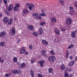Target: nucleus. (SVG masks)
Returning <instances> with one entry per match:
<instances>
[{
    "label": "nucleus",
    "mask_w": 77,
    "mask_h": 77,
    "mask_svg": "<svg viewBox=\"0 0 77 77\" xmlns=\"http://www.w3.org/2000/svg\"><path fill=\"white\" fill-rule=\"evenodd\" d=\"M26 6H29V9L30 11H32V10H34L35 8V6L33 4H26Z\"/></svg>",
    "instance_id": "1"
},
{
    "label": "nucleus",
    "mask_w": 77,
    "mask_h": 77,
    "mask_svg": "<svg viewBox=\"0 0 77 77\" xmlns=\"http://www.w3.org/2000/svg\"><path fill=\"white\" fill-rule=\"evenodd\" d=\"M69 10L70 11V15H73L75 14V12H74V10L72 7L70 6L69 7Z\"/></svg>",
    "instance_id": "2"
},
{
    "label": "nucleus",
    "mask_w": 77,
    "mask_h": 77,
    "mask_svg": "<svg viewBox=\"0 0 77 77\" xmlns=\"http://www.w3.org/2000/svg\"><path fill=\"white\" fill-rule=\"evenodd\" d=\"M33 17H35V18L37 20H38V19L41 20L42 19L41 17L38 15V13H33Z\"/></svg>",
    "instance_id": "3"
},
{
    "label": "nucleus",
    "mask_w": 77,
    "mask_h": 77,
    "mask_svg": "<svg viewBox=\"0 0 77 77\" xmlns=\"http://www.w3.org/2000/svg\"><path fill=\"white\" fill-rule=\"evenodd\" d=\"M48 59V60L50 62H53L55 60H56V57H55L51 56L49 57Z\"/></svg>",
    "instance_id": "4"
},
{
    "label": "nucleus",
    "mask_w": 77,
    "mask_h": 77,
    "mask_svg": "<svg viewBox=\"0 0 77 77\" xmlns=\"http://www.w3.org/2000/svg\"><path fill=\"white\" fill-rule=\"evenodd\" d=\"M16 32V31L15 30V27H13L11 29V33L12 35L13 36H14L15 35V33Z\"/></svg>",
    "instance_id": "5"
},
{
    "label": "nucleus",
    "mask_w": 77,
    "mask_h": 77,
    "mask_svg": "<svg viewBox=\"0 0 77 77\" xmlns=\"http://www.w3.org/2000/svg\"><path fill=\"white\" fill-rule=\"evenodd\" d=\"M7 10L8 11H12V9H13V5L12 4H11L8 7H6Z\"/></svg>",
    "instance_id": "6"
},
{
    "label": "nucleus",
    "mask_w": 77,
    "mask_h": 77,
    "mask_svg": "<svg viewBox=\"0 0 77 77\" xmlns=\"http://www.w3.org/2000/svg\"><path fill=\"white\" fill-rule=\"evenodd\" d=\"M43 33V30L41 28H40L38 31V34L39 35H41Z\"/></svg>",
    "instance_id": "7"
},
{
    "label": "nucleus",
    "mask_w": 77,
    "mask_h": 77,
    "mask_svg": "<svg viewBox=\"0 0 77 77\" xmlns=\"http://www.w3.org/2000/svg\"><path fill=\"white\" fill-rule=\"evenodd\" d=\"M66 23L68 25H70L71 24V19L70 18L67 19L66 20Z\"/></svg>",
    "instance_id": "8"
},
{
    "label": "nucleus",
    "mask_w": 77,
    "mask_h": 77,
    "mask_svg": "<svg viewBox=\"0 0 77 77\" xmlns=\"http://www.w3.org/2000/svg\"><path fill=\"white\" fill-rule=\"evenodd\" d=\"M6 35V33L5 32H1L0 33V37H3Z\"/></svg>",
    "instance_id": "9"
},
{
    "label": "nucleus",
    "mask_w": 77,
    "mask_h": 77,
    "mask_svg": "<svg viewBox=\"0 0 77 77\" xmlns=\"http://www.w3.org/2000/svg\"><path fill=\"white\" fill-rule=\"evenodd\" d=\"M55 32L57 35H60V31L57 28H56L55 29Z\"/></svg>",
    "instance_id": "10"
},
{
    "label": "nucleus",
    "mask_w": 77,
    "mask_h": 77,
    "mask_svg": "<svg viewBox=\"0 0 77 77\" xmlns=\"http://www.w3.org/2000/svg\"><path fill=\"white\" fill-rule=\"evenodd\" d=\"M38 62L40 63V64L41 67H43V66H44L43 63H45V61H44L42 60L41 61H38Z\"/></svg>",
    "instance_id": "11"
},
{
    "label": "nucleus",
    "mask_w": 77,
    "mask_h": 77,
    "mask_svg": "<svg viewBox=\"0 0 77 77\" xmlns=\"http://www.w3.org/2000/svg\"><path fill=\"white\" fill-rule=\"evenodd\" d=\"M28 28L30 30H31V31H33V30H34V27H33V26L32 25H29Z\"/></svg>",
    "instance_id": "12"
},
{
    "label": "nucleus",
    "mask_w": 77,
    "mask_h": 77,
    "mask_svg": "<svg viewBox=\"0 0 77 77\" xmlns=\"http://www.w3.org/2000/svg\"><path fill=\"white\" fill-rule=\"evenodd\" d=\"M74 61H72L70 62L68 64V65L69 66H72L73 65H74Z\"/></svg>",
    "instance_id": "13"
},
{
    "label": "nucleus",
    "mask_w": 77,
    "mask_h": 77,
    "mask_svg": "<svg viewBox=\"0 0 77 77\" xmlns=\"http://www.w3.org/2000/svg\"><path fill=\"white\" fill-rule=\"evenodd\" d=\"M42 42L43 44H45L46 45H48V42L45 41V40H43L42 41Z\"/></svg>",
    "instance_id": "14"
},
{
    "label": "nucleus",
    "mask_w": 77,
    "mask_h": 77,
    "mask_svg": "<svg viewBox=\"0 0 77 77\" xmlns=\"http://www.w3.org/2000/svg\"><path fill=\"white\" fill-rule=\"evenodd\" d=\"M51 21L53 22V23H56V19L55 18L52 17L51 18Z\"/></svg>",
    "instance_id": "15"
},
{
    "label": "nucleus",
    "mask_w": 77,
    "mask_h": 77,
    "mask_svg": "<svg viewBox=\"0 0 77 77\" xmlns=\"http://www.w3.org/2000/svg\"><path fill=\"white\" fill-rule=\"evenodd\" d=\"M64 1H65V0H59L58 2L62 5H64V3H63Z\"/></svg>",
    "instance_id": "16"
},
{
    "label": "nucleus",
    "mask_w": 77,
    "mask_h": 77,
    "mask_svg": "<svg viewBox=\"0 0 77 77\" xmlns=\"http://www.w3.org/2000/svg\"><path fill=\"white\" fill-rule=\"evenodd\" d=\"M25 52V48L23 47L22 48V50L20 51L21 54H23Z\"/></svg>",
    "instance_id": "17"
},
{
    "label": "nucleus",
    "mask_w": 77,
    "mask_h": 77,
    "mask_svg": "<svg viewBox=\"0 0 77 77\" xmlns=\"http://www.w3.org/2000/svg\"><path fill=\"white\" fill-rule=\"evenodd\" d=\"M45 53H46V50H43L41 51V53H42L43 56L46 57V55L45 54Z\"/></svg>",
    "instance_id": "18"
},
{
    "label": "nucleus",
    "mask_w": 77,
    "mask_h": 77,
    "mask_svg": "<svg viewBox=\"0 0 77 77\" xmlns=\"http://www.w3.org/2000/svg\"><path fill=\"white\" fill-rule=\"evenodd\" d=\"M61 70L63 71L65 69V66L64 64H62L61 66Z\"/></svg>",
    "instance_id": "19"
},
{
    "label": "nucleus",
    "mask_w": 77,
    "mask_h": 77,
    "mask_svg": "<svg viewBox=\"0 0 77 77\" xmlns=\"http://www.w3.org/2000/svg\"><path fill=\"white\" fill-rule=\"evenodd\" d=\"M71 35L72 38H75V32H72Z\"/></svg>",
    "instance_id": "20"
},
{
    "label": "nucleus",
    "mask_w": 77,
    "mask_h": 77,
    "mask_svg": "<svg viewBox=\"0 0 77 77\" xmlns=\"http://www.w3.org/2000/svg\"><path fill=\"white\" fill-rule=\"evenodd\" d=\"M29 12V11L28 10L26 9L23 10V14H27Z\"/></svg>",
    "instance_id": "21"
},
{
    "label": "nucleus",
    "mask_w": 77,
    "mask_h": 77,
    "mask_svg": "<svg viewBox=\"0 0 77 77\" xmlns=\"http://www.w3.org/2000/svg\"><path fill=\"white\" fill-rule=\"evenodd\" d=\"M4 22L5 23H7L8 22V18L6 17L4 18Z\"/></svg>",
    "instance_id": "22"
},
{
    "label": "nucleus",
    "mask_w": 77,
    "mask_h": 77,
    "mask_svg": "<svg viewBox=\"0 0 77 77\" xmlns=\"http://www.w3.org/2000/svg\"><path fill=\"white\" fill-rule=\"evenodd\" d=\"M21 67L22 68H24L26 67V64L24 63H23L21 64Z\"/></svg>",
    "instance_id": "23"
},
{
    "label": "nucleus",
    "mask_w": 77,
    "mask_h": 77,
    "mask_svg": "<svg viewBox=\"0 0 77 77\" xmlns=\"http://www.w3.org/2000/svg\"><path fill=\"white\" fill-rule=\"evenodd\" d=\"M69 51L68 50H67L66 51V58H68V56H69Z\"/></svg>",
    "instance_id": "24"
},
{
    "label": "nucleus",
    "mask_w": 77,
    "mask_h": 77,
    "mask_svg": "<svg viewBox=\"0 0 77 77\" xmlns=\"http://www.w3.org/2000/svg\"><path fill=\"white\" fill-rule=\"evenodd\" d=\"M39 16H42V17H46V14L44 13H42L39 14Z\"/></svg>",
    "instance_id": "25"
},
{
    "label": "nucleus",
    "mask_w": 77,
    "mask_h": 77,
    "mask_svg": "<svg viewBox=\"0 0 77 77\" xmlns=\"http://www.w3.org/2000/svg\"><path fill=\"white\" fill-rule=\"evenodd\" d=\"M5 42H1L0 43V45L1 47H4L5 46Z\"/></svg>",
    "instance_id": "26"
},
{
    "label": "nucleus",
    "mask_w": 77,
    "mask_h": 77,
    "mask_svg": "<svg viewBox=\"0 0 77 77\" xmlns=\"http://www.w3.org/2000/svg\"><path fill=\"white\" fill-rule=\"evenodd\" d=\"M31 74L32 77H34V76H33L34 75V72L32 70H31Z\"/></svg>",
    "instance_id": "27"
},
{
    "label": "nucleus",
    "mask_w": 77,
    "mask_h": 77,
    "mask_svg": "<svg viewBox=\"0 0 77 77\" xmlns=\"http://www.w3.org/2000/svg\"><path fill=\"white\" fill-rule=\"evenodd\" d=\"M12 21H13L12 19L11 18L9 22H8V24H9L10 25L12 23Z\"/></svg>",
    "instance_id": "28"
},
{
    "label": "nucleus",
    "mask_w": 77,
    "mask_h": 77,
    "mask_svg": "<svg viewBox=\"0 0 77 77\" xmlns=\"http://www.w3.org/2000/svg\"><path fill=\"white\" fill-rule=\"evenodd\" d=\"M67 70L65 71V73L64 75V77H68V73L66 72Z\"/></svg>",
    "instance_id": "29"
},
{
    "label": "nucleus",
    "mask_w": 77,
    "mask_h": 77,
    "mask_svg": "<svg viewBox=\"0 0 77 77\" xmlns=\"http://www.w3.org/2000/svg\"><path fill=\"white\" fill-rule=\"evenodd\" d=\"M13 61L14 62H17V57H14L13 58Z\"/></svg>",
    "instance_id": "30"
},
{
    "label": "nucleus",
    "mask_w": 77,
    "mask_h": 77,
    "mask_svg": "<svg viewBox=\"0 0 77 77\" xmlns=\"http://www.w3.org/2000/svg\"><path fill=\"white\" fill-rule=\"evenodd\" d=\"M32 34L34 36H38V34L37 33V32H33Z\"/></svg>",
    "instance_id": "31"
},
{
    "label": "nucleus",
    "mask_w": 77,
    "mask_h": 77,
    "mask_svg": "<svg viewBox=\"0 0 77 77\" xmlns=\"http://www.w3.org/2000/svg\"><path fill=\"white\" fill-rule=\"evenodd\" d=\"M13 72L14 74H18L19 72L18 71H17V70L13 71Z\"/></svg>",
    "instance_id": "32"
},
{
    "label": "nucleus",
    "mask_w": 77,
    "mask_h": 77,
    "mask_svg": "<svg viewBox=\"0 0 77 77\" xmlns=\"http://www.w3.org/2000/svg\"><path fill=\"white\" fill-rule=\"evenodd\" d=\"M50 53L52 55H54V54H55L54 52V51H53V50L51 51Z\"/></svg>",
    "instance_id": "33"
},
{
    "label": "nucleus",
    "mask_w": 77,
    "mask_h": 77,
    "mask_svg": "<svg viewBox=\"0 0 77 77\" xmlns=\"http://www.w3.org/2000/svg\"><path fill=\"white\" fill-rule=\"evenodd\" d=\"M49 73H51L52 72V69L50 68L48 69Z\"/></svg>",
    "instance_id": "34"
},
{
    "label": "nucleus",
    "mask_w": 77,
    "mask_h": 77,
    "mask_svg": "<svg viewBox=\"0 0 77 77\" xmlns=\"http://www.w3.org/2000/svg\"><path fill=\"white\" fill-rule=\"evenodd\" d=\"M7 0H3L4 3L5 4V5L7 4L8 2H7Z\"/></svg>",
    "instance_id": "35"
},
{
    "label": "nucleus",
    "mask_w": 77,
    "mask_h": 77,
    "mask_svg": "<svg viewBox=\"0 0 77 77\" xmlns=\"http://www.w3.org/2000/svg\"><path fill=\"white\" fill-rule=\"evenodd\" d=\"M14 11H18V7H15L14 8Z\"/></svg>",
    "instance_id": "36"
},
{
    "label": "nucleus",
    "mask_w": 77,
    "mask_h": 77,
    "mask_svg": "<svg viewBox=\"0 0 77 77\" xmlns=\"http://www.w3.org/2000/svg\"><path fill=\"white\" fill-rule=\"evenodd\" d=\"M37 75L38 77H42V75L41 74H38Z\"/></svg>",
    "instance_id": "37"
},
{
    "label": "nucleus",
    "mask_w": 77,
    "mask_h": 77,
    "mask_svg": "<svg viewBox=\"0 0 77 77\" xmlns=\"http://www.w3.org/2000/svg\"><path fill=\"white\" fill-rule=\"evenodd\" d=\"M16 7H17V8H19L20 7V4H16L15 5Z\"/></svg>",
    "instance_id": "38"
},
{
    "label": "nucleus",
    "mask_w": 77,
    "mask_h": 77,
    "mask_svg": "<svg viewBox=\"0 0 77 77\" xmlns=\"http://www.w3.org/2000/svg\"><path fill=\"white\" fill-rule=\"evenodd\" d=\"M5 13L6 14H7V15H9V13L7 11L5 10Z\"/></svg>",
    "instance_id": "39"
},
{
    "label": "nucleus",
    "mask_w": 77,
    "mask_h": 77,
    "mask_svg": "<svg viewBox=\"0 0 77 77\" xmlns=\"http://www.w3.org/2000/svg\"><path fill=\"white\" fill-rule=\"evenodd\" d=\"M72 47H73V45H70V46L69 47L68 49H70L71 48H72Z\"/></svg>",
    "instance_id": "40"
},
{
    "label": "nucleus",
    "mask_w": 77,
    "mask_h": 77,
    "mask_svg": "<svg viewBox=\"0 0 77 77\" xmlns=\"http://www.w3.org/2000/svg\"><path fill=\"white\" fill-rule=\"evenodd\" d=\"M60 29H61V30L62 31V32H64L65 31V30H66V29H64V28H61Z\"/></svg>",
    "instance_id": "41"
},
{
    "label": "nucleus",
    "mask_w": 77,
    "mask_h": 77,
    "mask_svg": "<svg viewBox=\"0 0 77 77\" xmlns=\"http://www.w3.org/2000/svg\"><path fill=\"white\" fill-rule=\"evenodd\" d=\"M67 70L69 71V72H71V71H72V69L71 68H69Z\"/></svg>",
    "instance_id": "42"
},
{
    "label": "nucleus",
    "mask_w": 77,
    "mask_h": 77,
    "mask_svg": "<svg viewBox=\"0 0 77 77\" xmlns=\"http://www.w3.org/2000/svg\"><path fill=\"white\" fill-rule=\"evenodd\" d=\"M45 24V22H42L41 23L40 25L41 26H43V25H44Z\"/></svg>",
    "instance_id": "43"
},
{
    "label": "nucleus",
    "mask_w": 77,
    "mask_h": 77,
    "mask_svg": "<svg viewBox=\"0 0 77 77\" xmlns=\"http://www.w3.org/2000/svg\"><path fill=\"white\" fill-rule=\"evenodd\" d=\"M0 62H1L2 63L4 62V61L1 59V57H0Z\"/></svg>",
    "instance_id": "44"
},
{
    "label": "nucleus",
    "mask_w": 77,
    "mask_h": 77,
    "mask_svg": "<svg viewBox=\"0 0 77 77\" xmlns=\"http://www.w3.org/2000/svg\"><path fill=\"white\" fill-rule=\"evenodd\" d=\"M5 76L6 77H9V74H6L5 75Z\"/></svg>",
    "instance_id": "45"
},
{
    "label": "nucleus",
    "mask_w": 77,
    "mask_h": 77,
    "mask_svg": "<svg viewBox=\"0 0 77 77\" xmlns=\"http://www.w3.org/2000/svg\"><path fill=\"white\" fill-rule=\"evenodd\" d=\"M31 63H33L35 62V61H34V60H31Z\"/></svg>",
    "instance_id": "46"
},
{
    "label": "nucleus",
    "mask_w": 77,
    "mask_h": 77,
    "mask_svg": "<svg viewBox=\"0 0 77 77\" xmlns=\"http://www.w3.org/2000/svg\"><path fill=\"white\" fill-rule=\"evenodd\" d=\"M73 76V75L72 74H71L69 76H68V77H72Z\"/></svg>",
    "instance_id": "47"
},
{
    "label": "nucleus",
    "mask_w": 77,
    "mask_h": 77,
    "mask_svg": "<svg viewBox=\"0 0 77 77\" xmlns=\"http://www.w3.org/2000/svg\"><path fill=\"white\" fill-rule=\"evenodd\" d=\"M70 59H71V60H72V57L70 56Z\"/></svg>",
    "instance_id": "48"
},
{
    "label": "nucleus",
    "mask_w": 77,
    "mask_h": 77,
    "mask_svg": "<svg viewBox=\"0 0 77 77\" xmlns=\"http://www.w3.org/2000/svg\"><path fill=\"white\" fill-rule=\"evenodd\" d=\"M29 48L30 49H32V46H29Z\"/></svg>",
    "instance_id": "49"
},
{
    "label": "nucleus",
    "mask_w": 77,
    "mask_h": 77,
    "mask_svg": "<svg viewBox=\"0 0 77 77\" xmlns=\"http://www.w3.org/2000/svg\"><path fill=\"white\" fill-rule=\"evenodd\" d=\"M3 15L1 13L0 14V18H1L2 16Z\"/></svg>",
    "instance_id": "50"
},
{
    "label": "nucleus",
    "mask_w": 77,
    "mask_h": 77,
    "mask_svg": "<svg viewBox=\"0 0 77 77\" xmlns=\"http://www.w3.org/2000/svg\"><path fill=\"white\" fill-rule=\"evenodd\" d=\"M25 54H26V55H28V54H29V53H28V52H26L25 53Z\"/></svg>",
    "instance_id": "51"
},
{
    "label": "nucleus",
    "mask_w": 77,
    "mask_h": 77,
    "mask_svg": "<svg viewBox=\"0 0 77 77\" xmlns=\"http://www.w3.org/2000/svg\"><path fill=\"white\" fill-rule=\"evenodd\" d=\"M75 5L76 7H77V2H75Z\"/></svg>",
    "instance_id": "52"
},
{
    "label": "nucleus",
    "mask_w": 77,
    "mask_h": 77,
    "mask_svg": "<svg viewBox=\"0 0 77 77\" xmlns=\"http://www.w3.org/2000/svg\"><path fill=\"white\" fill-rule=\"evenodd\" d=\"M18 73H19V74H21V70H20L19 71H18Z\"/></svg>",
    "instance_id": "53"
},
{
    "label": "nucleus",
    "mask_w": 77,
    "mask_h": 77,
    "mask_svg": "<svg viewBox=\"0 0 77 77\" xmlns=\"http://www.w3.org/2000/svg\"><path fill=\"white\" fill-rule=\"evenodd\" d=\"M73 32L74 33H77V30L75 31L74 32Z\"/></svg>",
    "instance_id": "54"
},
{
    "label": "nucleus",
    "mask_w": 77,
    "mask_h": 77,
    "mask_svg": "<svg viewBox=\"0 0 77 77\" xmlns=\"http://www.w3.org/2000/svg\"><path fill=\"white\" fill-rule=\"evenodd\" d=\"M0 3H2V0H0Z\"/></svg>",
    "instance_id": "55"
},
{
    "label": "nucleus",
    "mask_w": 77,
    "mask_h": 77,
    "mask_svg": "<svg viewBox=\"0 0 77 77\" xmlns=\"http://www.w3.org/2000/svg\"><path fill=\"white\" fill-rule=\"evenodd\" d=\"M75 59L76 60H77V57H76Z\"/></svg>",
    "instance_id": "56"
},
{
    "label": "nucleus",
    "mask_w": 77,
    "mask_h": 77,
    "mask_svg": "<svg viewBox=\"0 0 77 77\" xmlns=\"http://www.w3.org/2000/svg\"><path fill=\"white\" fill-rule=\"evenodd\" d=\"M20 40H18L17 41V43H18V42H20Z\"/></svg>",
    "instance_id": "57"
},
{
    "label": "nucleus",
    "mask_w": 77,
    "mask_h": 77,
    "mask_svg": "<svg viewBox=\"0 0 77 77\" xmlns=\"http://www.w3.org/2000/svg\"><path fill=\"white\" fill-rule=\"evenodd\" d=\"M42 12H44L43 10H42Z\"/></svg>",
    "instance_id": "58"
}]
</instances>
